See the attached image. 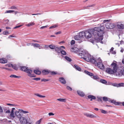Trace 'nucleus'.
<instances>
[{
    "label": "nucleus",
    "mask_w": 124,
    "mask_h": 124,
    "mask_svg": "<svg viewBox=\"0 0 124 124\" xmlns=\"http://www.w3.org/2000/svg\"><path fill=\"white\" fill-rule=\"evenodd\" d=\"M104 27L102 26H100L99 27H97L94 28L92 31V33L94 39V40L91 41L92 43H94L95 41L98 42L101 41L103 39V34Z\"/></svg>",
    "instance_id": "nucleus-1"
},
{
    "label": "nucleus",
    "mask_w": 124,
    "mask_h": 124,
    "mask_svg": "<svg viewBox=\"0 0 124 124\" xmlns=\"http://www.w3.org/2000/svg\"><path fill=\"white\" fill-rule=\"evenodd\" d=\"M81 50H80L79 54V55L81 56V58L86 61L90 62L92 63L93 62H95V59L92 58L87 51L84 49Z\"/></svg>",
    "instance_id": "nucleus-2"
},
{
    "label": "nucleus",
    "mask_w": 124,
    "mask_h": 124,
    "mask_svg": "<svg viewBox=\"0 0 124 124\" xmlns=\"http://www.w3.org/2000/svg\"><path fill=\"white\" fill-rule=\"evenodd\" d=\"M21 124H33L34 122L30 118L28 119L25 117L22 116L19 119Z\"/></svg>",
    "instance_id": "nucleus-3"
},
{
    "label": "nucleus",
    "mask_w": 124,
    "mask_h": 124,
    "mask_svg": "<svg viewBox=\"0 0 124 124\" xmlns=\"http://www.w3.org/2000/svg\"><path fill=\"white\" fill-rule=\"evenodd\" d=\"M95 62H93V63L95 65H97L102 70H104L105 67L103 64L102 61L101 59L99 58L96 60H95Z\"/></svg>",
    "instance_id": "nucleus-4"
},
{
    "label": "nucleus",
    "mask_w": 124,
    "mask_h": 124,
    "mask_svg": "<svg viewBox=\"0 0 124 124\" xmlns=\"http://www.w3.org/2000/svg\"><path fill=\"white\" fill-rule=\"evenodd\" d=\"M83 37L84 36L85 38L87 39H89L92 37V33L90 31H86L85 32H82Z\"/></svg>",
    "instance_id": "nucleus-5"
},
{
    "label": "nucleus",
    "mask_w": 124,
    "mask_h": 124,
    "mask_svg": "<svg viewBox=\"0 0 124 124\" xmlns=\"http://www.w3.org/2000/svg\"><path fill=\"white\" fill-rule=\"evenodd\" d=\"M110 21V20H104L103 21V23L107 22L105 26L107 29H111L113 28L112 27V24L109 22Z\"/></svg>",
    "instance_id": "nucleus-6"
},
{
    "label": "nucleus",
    "mask_w": 124,
    "mask_h": 124,
    "mask_svg": "<svg viewBox=\"0 0 124 124\" xmlns=\"http://www.w3.org/2000/svg\"><path fill=\"white\" fill-rule=\"evenodd\" d=\"M116 63V61H114L111 65V68L116 72L117 71L118 68Z\"/></svg>",
    "instance_id": "nucleus-7"
},
{
    "label": "nucleus",
    "mask_w": 124,
    "mask_h": 124,
    "mask_svg": "<svg viewBox=\"0 0 124 124\" xmlns=\"http://www.w3.org/2000/svg\"><path fill=\"white\" fill-rule=\"evenodd\" d=\"M83 38L82 32H79L78 34L76 35L74 37V39L76 40H79Z\"/></svg>",
    "instance_id": "nucleus-8"
},
{
    "label": "nucleus",
    "mask_w": 124,
    "mask_h": 124,
    "mask_svg": "<svg viewBox=\"0 0 124 124\" xmlns=\"http://www.w3.org/2000/svg\"><path fill=\"white\" fill-rule=\"evenodd\" d=\"M106 72L110 74H113L116 72L111 68H106L105 70Z\"/></svg>",
    "instance_id": "nucleus-9"
},
{
    "label": "nucleus",
    "mask_w": 124,
    "mask_h": 124,
    "mask_svg": "<svg viewBox=\"0 0 124 124\" xmlns=\"http://www.w3.org/2000/svg\"><path fill=\"white\" fill-rule=\"evenodd\" d=\"M15 114L16 116L18 118H20L23 115V113L20 111L16 110L15 111Z\"/></svg>",
    "instance_id": "nucleus-10"
},
{
    "label": "nucleus",
    "mask_w": 124,
    "mask_h": 124,
    "mask_svg": "<svg viewBox=\"0 0 124 124\" xmlns=\"http://www.w3.org/2000/svg\"><path fill=\"white\" fill-rule=\"evenodd\" d=\"M27 73H28V75L30 77H35V76L34 74L32 73V71L30 69H28L26 71Z\"/></svg>",
    "instance_id": "nucleus-11"
},
{
    "label": "nucleus",
    "mask_w": 124,
    "mask_h": 124,
    "mask_svg": "<svg viewBox=\"0 0 124 124\" xmlns=\"http://www.w3.org/2000/svg\"><path fill=\"white\" fill-rule=\"evenodd\" d=\"M62 48L64 49L65 47L63 46H62L59 47H56L55 49V50L58 53H60L61 50L62 49Z\"/></svg>",
    "instance_id": "nucleus-12"
},
{
    "label": "nucleus",
    "mask_w": 124,
    "mask_h": 124,
    "mask_svg": "<svg viewBox=\"0 0 124 124\" xmlns=\"http://www.w3.org/2000/svg\"><path fill=\"white\" fill-rule=\"evenodd\" d=\"M117 27L118 29H124V24L120 23H117Z\"/></svg>",
    "instance_id": "nucleus-13"
},
{
    "label": "nucleus",
    "mask_w": 124,
    "mask_h": 124,
    "mask_svg": "<svg viewBox=\"0 0 124 124\" xmlns=\"http://www.w3.org/2000/svg\"><path fill=\"white\" fill-rule=\"evenodd\" d=\"M119 72L118 74L119 75H124V67H122L119 70Z\"/></svg>",
    "instance_id": "nucleus-14"
},
{
    "label": "nucleus",
    "mask_w": 124,
    "mask_h": 124,
    "mask_svg": "<svg viewBox=\"0 0 124 124\" xmlns=\"http://www.w3.org/2000/svg\"><path fill=\"white\" fill-rule=\"evenodd\" d=\"M16 111L15 108H13L12 109L11 113L10 114V116L11 118H14L15 117V116L14 115V112Z\"/></svg>",
    "instance_id": "nucleus-15"
},
{
    "label": "nucleus",
    "mask_w": 124,
    "mask_h": 124,
    "mask_svg": "<svg viewBox=\"0 0 124 124\" xmlns=\"http://www.w3.org/2000/svg\"><path fill=\"white\" fill-rule=\"evenodd\" d=\"M84 115L87 117L91 118H96V116L93 115L89 113H85Z\"/></svg>",
    "instance_id": "nucleus-16"
},
{
    "label": "nucleus",
    "mask_w": 124,
    "mask_h": 124,
    "mask_svg": "<svg viewBox=\"0 0 124 124\" xmlns=\"http://www.w3.org/2000/svg\"><path fill=\"white\" fill-rule=\"evenodd\" d=\"M59 81L63 84H65L66 83V81L64 78L62 77L59 78Z\"/></svg>",
    "instance_id": "nucleus-17"
},
{
    "label": "nucleus",
    "mask_w": 124,
    "mask_h": 124,
    "mask_svg": "<svg viewBox=\"0 0 124 124\" xmlns=\"http://www.w3.org/2000/svg\"><path fill=\"white\" fill-rule=\"evenodd\" d=\"M7 60L4 58L0 59V62L1 63H7Z\"/></svg>",
    "instance_id": "nucleus-18"
},
{
    "label": "nucleus",
    "mask_w": 124,
    "mask_h": 124,
    "mask_svg": "<svg viewBox=\"0 0 124 124\" xmlns=\"http://www.w3.org/2000/svg\"><path fill=\"white\" fill-rule=\"evenodd\" d=\"M28 69L27 67L24 66H21L20 68L21 70L25 72Z\"/></svg>",
    "instance_id": "nucleus-19"
},
{
    "label": "nucleus",
    "mask_w": 124,
    "mask_h": 124,
    "mask_svg": "<svg viewBox=\"0 0 124 124\" xmlns=\"http://www.w3.org/2000/svg\"><path fill=\"white\" fill-rule=\"evenodd\" d=\"M50 72V71L48 70H44L42 71V73L44 75H46L48 74Z\"/></svg>",
    "instance_id": "nucleus-20"
},
{
    "label": "nucleus",
    "mask_w": 124,
    "mask_h": 124,
    "mask_svg": "<svg viewBox=\"0 0 124 124\" xmlns=\"http://www.w3.org/2000/svg\"><path fill=\"white\" fill-rule=\"evenodd\" d=\"M77 93L78 94L81 96H84L85 95V94L84 93L80 91H77Z\"/></svg>",
    "instance_id": "nucleus-21"
},
{
    "label": "nucleus",
    "mask_w": 124,
    "mask_h": 124,
    "mask_svg": "<svg viewBox=\"0 0 124 124\" xmlns=\"http://www.w3.org/2000/svg\"><path fill=\"white\" fill-rule=\"evenodd\" d=\"M71 51L72 52H76V51L78 52V51L80 52L79 51L77 48L75 47L72 48L71 49Z\"/></svg>",
    "instance_id": "nucleus-22"
},
{
    "label": "nucleus",
    "mask_w": 124,
    "mask_h": 124,
    "mask_svg": "<svg viewBox=\"0 0 124 124\" xmlns=\"http://www.w3.org/2000/svg\"><path fill=\"white\" fill-rule=\"evenodd\" d=\"M34 94L35 95L40 98H45L46 97L45 96L42 95L38 93H35Z\"/></svg>",
    "instance_id": "nucleus-23"
},
{
    "label": "nucleus",
    "mask_w": 124,
    "mask_h": 124,
    "mask_svg": "<svg viewBox=\"0 0 124 124\" xmlns=\"http://www.w3.org/2000/svg\"><path fill=\"white\" fill-rule=\"evenodd\" d=\"M35 24V23L34 22L29 23L28 24H26V25L28 27H30L33 26Z\"/></svg>",
    "instance_id": "nucleus-24"
},
{
    "label": "nucleus",
    "mask_w": 124,
    "mask_h": 124,
    "mask_svg": "<svg viewBox=\"0 0 124 124\" xmlns=\"http://www.w3.org/2000/svg\"><path fill=\"white\" fill-rule=\"evenodd\" d=\"M34 72L35 74L38 75L40 74L41 73V72L38 70H34Z\"/></svg>",
    "instance_id": "nucleus-25"
},
{
    "label": "nucleus",
    "mask_w": 124,
    "mask_h": 124,
    "mask_svg": "<svg viewBox=\"0 0 124 124\" xmlns=\"http://www.w3.org/2000/svg\"><path fill=\"white\" fill-rule=\"evenodd\" d=\"M74 67L76 70L78 71H80L81 70L80 68L78 66L76 65H74Z\"/></svg>",
    "instance_id": "nucleus-26"
},
{
    "label": "nucleus",
    "mask_w": 124,
    "mask_h": 124,
    "mask_svg": "<svg viewBox=\"0 0 124 124\" xmlns=\"http://www.w3.org/2000/svg\"><path fill=\"white\" fill-rule=\"evenodd\" d=\"M87 97L89 99H93V100H95L96 99L95 97L92 95H89Z\"/></svg>",
    "instance_id": "nucleus-27"
},
{
    "label": "nucleus",
    "mask_w": 124,
    "mask_h": 124,
    "mask_svg": "<svg viewBox=\"0 0 124 124\" xmlns=\"http://www.w3.org/2000/svg\"><path fill=\"white\" fill-rule=\"evenodd\" d=\"M85 72L86 73L90 76H93V73L89 72L85 70Z\"/></svg>",
    "instance_id": "nucleus-28"
},
{
    "label": "nucleus",
    "mask_w": 124,
    "mask_h": 124,
    "mask_svg": "<svg viewBox=\"0 0 124 124\" xmlns=\"http://www.w3.org/2000/svg\"><path fill=\"white\" fill-rule=\"evenodd\" d=\"M57 100L61 102H65L66 101V99H65L59 98L57 99Z\"/></svg>",
    "instance_id": "nucleus-29"
},
{
    "label": "nucleus",
    "mask_w": 124,
    "mask_h": 124,
    "mask_svg": "<svg viewBox=\"0 0 124 124\" xmlns=\"http://www.w3.org/2000/svg\"><path fill=\"white\" fill-rule=\"evenodd\" d=\"M49 47L51 49H55L56 46L54 45H51L49 46Z\"/></svg>",
    "instance_id": "nucleus-30"
},
{
    "label": "nucleus",
    "mask_w": 124,
    "mask_h": 124,
    "mask_svg": "<svg viewBox=\"0 0 124 124\" xmlns=\"http://www.w3.org/2000/svg\"><path fill=\"white\" fill-rule=\"evenodd\" d=\"M32 46H33L34 47H39L40 46V45L39 44H32Z\"/></svg>",
    "instance_id": "nucleus-31"
},
{
    "label": "nucleus",
    "mask_w": 124,
    "mask_h": 124,
    "mask_svg": "<svg viewBox=\"0 0 124 124\" xmlns=\"http://www.w3.org/2000/svg\"><path fill=\"white\" fill-rule=\"evenodd\" d=\"M19 110L21 111V112L22 113H23L24 114H26L28 113L29 112L27 111H24L22 109H19Z\"/></svg>",
    "instance_id": "nucleus-32"
},
{
    "label": "nucleus",
    "mask_w": 124,
    "mask_h": 124,
    "mask_svg": "<svg viewBox=\"0 0 124 124\" xmlns=\"http://www.w3.org/2000/svg\"><path fill=\"white\" fill-rule=\"evenodd\" d=\"M111 102L112 103L115 104L116 105L119 104V102H116V101L114 100H111Z\"/></svg>",
    "instance_id": "nucleus-33"
},
{
    "label": "nucleus",
    "mask_w": 124,
    "mask_h": 124,
    "mask_svg": "<svg viewBox=\"0 0 124 124\" xmlns=\"http://www.w3.org/2000/svg\"><path fill=\"white\" fill-rule=\"evenodd\" d=\"M65 58L69 62H71V59L68 57L65 56Z\"/></svg>",
    "instance_id": "nucleus-34"
},
{
    "label": "nucleus",
    "mask_w": 124,
    "mask_h": 124,
    "mask_svg": "<svg viewBox=\"0 0 124 124\" xmlns=\"http://www.w3.org/2000/svg\"><path fill=\"white\" fill-rule=\"evenodd\" d=\"M14 12H15L14 11V10H7L5 12V13H11Z\"/></svg>",
    "instance_id": "nucleus-35"
},
{
    "label": "nucleus",
    "mask_w": 124,
    "mask_h": 124,
    "mask_svg": "<svg viewBox=\"0 0 124 124\" xmlns=\"http://www.w3.org/2000/svg\"><path fill=\"white\" fill-rule=\"evenodd\" d=\"M61 53L63 55H65L66 54V52L64 50H63V49L62 50H61Z\"/></svg>",
    "instance_id": "nucleus-36"
},
{
    "label": "nucleus",
    "mask_w": 124,
    "mask_h": 124,
    "mask_svg": "<svg viewBox=\"0 0 124 124\" xmlns=\"http://www.w3.org/2000/svg\"><path fill=\"white\" fill-rule=\"evenodd\" d=\"M100 82L104 84H106L107 83V82L106 80L103 79H101Z\"/></svg>",
    "instance_id": "nucleus-37"
},
{
    "label": "nucleus",
    "mask_w": 124,
    "mask_h": 124,
    "mask_svg": "<svg viewBox=\"0 0 124 124\" xmlns=\"http://www.w3.org/2000/svg\"><path fill=\"white\" fill-rule=\"evenodd\" d=\"M10 77L11 78H19L20 77L19 76H17L14 75H11L10 76Z\"/></svg>",
    "instance_id": "nucleus-38"
},
{
    "label": "nucleus",
    "mask_w": 124,
    "mask_h": 124,
    "mask_svg": "<svg viewBox=\"0 0 124 124\" xmlns=\"http://www.w3.org/2000/svg\"><path fill=\"white\" fill-rule=\"evenodd\" d=\"M42 120V119H40L36 123V124H40Z\"/></svg>",
    "instance_id": "nucleus-39"
},
{
    "label": "nucleus",
    "mask_w": 124,
    "mask_h": 124,
    "mask_svg": "<svg viewBox=\"0 0 124 124\" xmlns=\"http://www.w3.org/2000/svg\"><path fill=\"white\" fill-rule=\"evenodd\" d=\"M12 67L13 69L16 70H18V68L16 67V65H13Z\"/></svg>",
    "instance_id": "nucleus-40"
},
{
    "label": "nucleus",
    "mask_w": 124,
    "mask_h": 124,
    "mask_svg": "<svg viewBox=\"0 0 124 124\" xmlns=\"http://www.w3.org/2000/svg\"><path fill=\"white\" fill-rule=\"evenodd\" d=\"M118 87H120L121 86H122L124 85V83H121L118 84Z\"/></svg>",
    "instance_id": "nucleus-41"
},
{
    "label": "nucleus",
    "mask_w": 124,
    "mask_h": 124,
    "mask_svg": "<svg viewBox=\"0 0 124 124\" xmlns=\"http://www.w3.org/2000/svg\"><path fill=\"white\" fill-rule=\"evenodd\" d=\"M103 101H108V98L106 97H104L103 98Z\"/></svg>",
    "instance_id": "nucleus-42"
},
{
    "label": "nucleus",
    "mask_w": 124,
    "mask_h": 124,
    "mask_svg": "<svg viewBox=\"0 0 124 124\" xmlns=\"http://www.w3.org/2000/svg\"><path fill=\"white\" fill-rule=\"evenodd\" d=\"M101 112L102 113L104 114H106L108 113L107 112V111H105L102 109L101 110Z\"/></svg>",
    "instance_id": "nucleus-43"
},
{
    "label": "nucleus",
    "mask_w": 124,
    "mask_h": 124,
    "mask_svg": "<svg viewBox=\"0 0 124 124\" xmlns=\"http://www.w3.org/2000/svg\"><path fill=\"white\" fill-rule=\"evenodd\" d=\"M8 34V32L7 31H4L3 33V34L4 35H7Z\"/></svg>",
    "instance_id": "nucleus-44"
},
{
    "label": "nucleus",
    "mask_w": 124,
    "mask_h": 124,
    "mask_svg": "<svg viewBox=\"0 0 124 124\" xmlns=\"http://www.w3.org/2000/svg\"><path fill=\"white\" fill-rule=\"evenodd\" d=\"M93 77L94 79H98L99 78V77L97 76H93Z\"/></svg>",
    "instance_id": "nucleus-45"
},
{
    "label": "nucleus",
    "mask_w": 124,
    "mask_h": 124,
    "mask_svg": "<svg viewBox=\"0 0 124 124\" xmlns=\"http://www.w3.org/2000/svg\"><path fill=\"white\" fill-rule=\"evenodd\" d=\"M49 80L48 79H46L44 78L42 79H41V81H44V82H46V81H48Z\"/></svg>",
    "instance_id": "nucleus-46"
},
{
    "label": "nucleus",
    "mask_w": 124,
    "mask_h": 124,
    "mask_svg": "<svg viewBox=\"0 0 124 124\" xmlns=\"http://www.w3.org/2000/svg\"><path fill=\"white\" fill-rule=\"evenodd\" d=\"M50 73H51L52 75H56L57 74V73L56 72L54 71H50Z\"/></svg>",
    "instance_id": "nucleus-47"
},
{
    "label": "nucleus",
    "mask_w": 124,
    "mask_h": 124,
    "mask_svg": "<svg viewBox=\"0 0 124 124\" xmlns=\"http://www.w3.org/2000/svg\"><path fill=\"white\" fill-rule=\"evenodd\" d=\"M57 27V26L56 25H53L49 27L50 29L54 28Z\"/></svg>",
    "instance_id": "nucleus-48"
},
{
    "label": "nucleus",
    "mask_w": 124,
    "mask_h": 124,
    "mask_svg": "<svg viewBox=\"0 0 124 124\" xmlns=\"http://www.w3.org/2000/svg\"><path fill=\"white\" fill-rule=\"evenodd\" d=\"M75 43V40H72L70 42L71 44V45H74Z\"/></svg>",
    "instance_id": "nucleus-49"
},
{
    "label": "nucleus",
    "mask_w": 124,
    "mask_h": 124,
    "mask_svg": "<svg viewBox=\"0 0 124 124\" xmlns=\"http://www.w3.org/2000/svg\"><path fill=\"white\" fill-rule=\"evenodd\" d=\"M48 26L46 25L45 26H43L40 27V29L41 30L43 29H44L46 28Z\"/></svg>",
    "instance_id": "nucleus-50"
},
{
    "label": "nucleus",
    "mask_w": 124,
    "mask_h": 124,
    "mask_svg": "<svg viewBox=\"0 0 124 124\" xmlns=\"http://www.w3.org/2000/svg\"><path fill=\"white\" fill-rule=\"evenodd\" d=\"M3 110L1 107L0 106V113H2L3 112Z\"/></svg>",
    "instance_id": "nucleus-51"
},
{
    "label": "nucleus",
    "mask_w": 124,
    "mask_h": 124,
    "mask_svg": "<svg viewBox=\"0 0 124 124\" xmlns=\"http://www.w3.org/2000/svg\"><path fill=\"white\" fill-rule=\"evenodd\" d=\"M67 89L70 91H71L72 90V88L71 87L68 86L67 87Z\"/></svg>",
    "instance_id": "nucleus-52"
},
{
    "label": "nucleus",
    "mask_w": 124,
    "mask_h": 124,
    "mask_svg": "<svg viewBox=\"0 0 124 124\" xmlns=\"http://www.w3.org/2000/svg\"><path fill=\"white\" fill-rule=\"evenodd\" d=\"M33 80H35L37 81L40 80V78H34L33 79Z\"/></svg>",
    "instance_id": "nucleus-53"
},
{
    "label": "nucleus",
    "mask_w": 124,
    "mask_h": 124,
    "mask_svg": "<svg viewBox=\"0 0 124 124\" xmlns=\"http://www.w3.org/2000/svg\"><path fill=\"white\" fill-rule=\"evenodd\" d=\"M101 98H102L101 97L98 98V99L97 100L98 101H101V102H102V100Z\"/></svg>",
    "instance_id": "nucleus-54"
},
{
    "label": "nucleus",
    "mask_w": 124,
    "mask_h": 124,
    "mask_svg": "<svg viewBox=\"0 0 124 124\" xmlns=\"http://www.w3.org/2000/svg\"><path fill=\"white\" fill-rule=\"evenodd\" d=\"M49 116H53L54 115V114L52 112L49 113L48 114Z\"/></svg>",
    "instance_id": "nucleus-55"
},
{
    "label": "nucleus",
    "mask_w": 124,
    "mask_h": 124,
    "mask_svg": "<svg viewBox=\"0 0 124 124\" xmlns=\"http://www.w3.org/2000/svg\"><path fill=\"white\" fill-rule=\"evenodd\" d=\"M10 8L11 9H16L17 8L15 6H12Z\"/></svg>",
    "instance_id": "nucleus-56"
},
{
    "label": "nucleus",
    "mask_w": 124,
    "mask_h": 124,
    "mask_svg": "<svg viewBox=\"0 0 124 124\" xmlns=\"http://www.w3.org/2000/svg\"><path fill=\"white\" fill-rule=\"evenodd\" d=\"M22 25H20L18 26H16L14 28V29H16L19 28L22 26Z\"/></svg>",
    "instance_id": "nucleus-57"
},
{
    "label": "nucleus",
    "mask_w": 124,
    "mask_h": 124,
    "mask_svg": "<svg viewBox=\"0 0 124 124\" xmlns=\"http://www.w3.org/2000/svg\"><path fill=\"white\" fill-rule=\"evenodd\" d=\"M113 85L114 86L118 87V85L117 84H113Z\"/></svg>",
    "instance_id": "nucleus-58"
},
{
    "label": "nucleus",
    "mask_w": 124,
    "mask_h": 124,
    "mask_svg": "<svg viewBox=\"0 0 124 124\" xmlns=\"http://www.w3.org/2000/svg\"><path fill=\"white\" fill-rule=\"evenodd\" d=\"M61 33V32L60 31H58V32H56L55 33V34L56 35H57L58 34H60Z\"/></svg>",
    "instance_id": "nucleus-59"
},
{
    "label": "nucleus",
    "mask_w": 124,
    "mask_h": 124,
    "mask_svg": "<svg viewBox=\"0 0 124 124\" xmlns=\"http://www.w3.org/2000/svg\"><path fill=\"white\" fill-rule=\"evenodd\" d=\"M7 104V105H9V106H13L15 105L14 104H10V103H8V104Z\"/></svg>",
    "instance_id": "nucleus-60"
},
{
    "label": "nucleus",
    "mask_w": 124,
    "mask_h": 124,
    "mask_svg": "<svg viewBox=\"0 0 124 124\" xmlns=\"http://www.w3.org/2000/svg\"><path fill=\"white\" fill-rule=\"evenodd\" d=\"M10 111L9 110H7V111H6V113H10Z\"/></svg>",
    "instance_id": "nucleus-61"
},
{
    "label": "nucleus",
    "mask_w": 124,
    "mask_h": 124,
    "mask_svg": "<svg viewBox=\"0 0 124 124\" xmlns=\"http://www.w3.org/2000/svg\"><path fill=\"white\" fill-rule=\"evenodd\" d=\"M41 13H38V14H32V15H41Z\"/></svg>",
    "instance_id": "nucleus-62"
},
{
    "label": "nucleus",
    "mask_w": 124,
    "mask_h": 124,
    "mask_svg": "<svg viewBox=\"0 0 124 124\" xmlns=\"http://www.w3.org/2000/svg\"><path fill=\"white\" fill-rule=\"evenodd\" d=\"M13 65L11 64H8V67H10L11 66L12 67V66Z\"/></svg>",
    "instance_id": "nucleus-63"
},
{
    "label": "nucleus",
    "mask_w": 124,
    "mask_h": 124,
    "mask_svg": "<svg viewBox=\"0 0 124 124\" xmlns=\"http://www.w3.org/2000/svg\"><path fill=\"white\" fill-rule=\"evenodd\" d=\"M122 62L123 64H124V59H123L122 61Z\"/></svg>",
    "instance_id": "nucleus-64"
}]
</instances>
